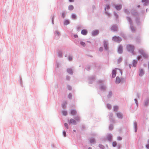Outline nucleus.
<instances>
[{"mask_svg": "<svg viewBox=\"0 0 149 149\" xmlns=\"http://www.w3.org/2000/svg\"><path fill=\"white\" fill-rule=\"evenodd\" d=\"M114 110L115 111H116L118 109V107L117 106H114L113 107Z\"/></svg>", "mask_w": 149, "mask_h": 149, "instance_id": "obj_20", "label": "nucleus"}, {"mask_svg": "<svg viewBox=\"0 0 149 149\" xmlns=\"http://www.w3.org/2000/svg\"><path fill=\"white\" fill-rule=\"evenodd\" d=\"M74 132H75V131H76L75 130H74Z\"/></svg>", "mask_w": 149, "mask_h": 149, "instance_id": "obj_51", "label": "nucleus"}, {"mask_svg": "<svg viewBox=\"0 0 149 149\" xmlns=\"http://www.w3.org/2000/svg\"><path fill=\"white\" fill-rule=\"evenodd\" d=\"M120 81V78L118 77H117L116 78V82L117 83H119Z\"/></svg>", "mask_w": 149, "mask_h": 149, "instance_id": "obj_13", "label": "nucleus"}, {"mask_svg": "<svg viewBox=\"0 0 149 149\" xmlns=\"http://www.w3.org/2000/svg\"><path fill=\"white\" fill-rule=\"evenodd\" d=\"M75 120H76L77 121H79V118L78 117H75Z\"/></svg>", "mask_w": 149, "mask_h": 149, "instance_id": "obj_26", "label": "nucleus"}, {"mask_svg": "<svg viewBox=\"0 0 149 149\" xmlns=\"http://www.w3.org/2000/svg\"><path fill=\"white\" fill-rule=\"evenodd\" d=\"M67 72H68L70 74H72V71L71 69H68L67 70Z\"/></svg>", "mask_w": 149, "mask_h": 149, "instance_id": "obj_19", "label": "nucleus"}, {"mask_svg": "<svg viewBox=\"0 0 149 149\" xmlns=\"http://www.w3.org/2000/svg\"><path fill=\"white\" fill-rule=\"evenodd\" d=\"M111 93H109V95H111Z\"/></svg>", "mask_w": 149, "mask_h": 149, "instance_id": "obj_50", "label": "nucleus"}, {"mask_svg": "<svg viewBox=\"0 0 149 149\" xmlns=\"http://www.w3.org/2000/svg\"><path fill=\"white\" fill-rule=\"evenodd\" d=\"M127 50L131 52H133L134 49V46L130 45L127 46Z\"/></svg>", "mask_w": 149, "mask_h": 149, "instance_id": "obj_3", "label": "nucleus"}, {"mask_svg": "<svg viewBox=\"0 0 149 149\" xmlns=\"http://www.w3.org/2000/svg\"><path fill=\"white\" fill-rule=\"evenodd\" d=\"M87 31L86 30H83L81 31V33L84 35H86L87 33Z\"/></svg>", "mask_w": 149, "mask_h": 149, "instance_id": "obj_8", "label": "nucleus"}, {"mask_svg": "<svg viewBox=\"0 0 149 149\" xmlns=\"http://www.w3.org/2000/svg\"><path fill=\"white\" fill-rule=\"evenodd\" d=\"M111 29L113 31H116L117 30V26L115 25L112 26L111 27Z\"/></svg>", "mask_w": 149, "mask_h": 149, "instance_id": "obj_9", "label": "nucleus"}, {"mask_svg": "<svg viewBox=\"0 0 149 149\" xmlns=\"http://www.w3.org/2000/svg\"><path fill=\"white\" fill-rule=\"evenodd\" d=\"M117 116L118 118H123V115L121 113H117Z\"/></svg>", "mask_w": 149, "mask_h": 149, "instance_id": "obj_10", "label": "nucleus"}, {"mask_svg": "<svg viewBox=\"0 0 149 149\" xmlns=\"http://www.w3.org/2000/svg\"><path fill=\"white\" fill-rule=\"evenodd\" d=\"M74 9L73 6L71 5H70L68 6V9L70 10H72Z\"/></svg>", "mask_w": 149, "mask_h": 149, "instance_id": "obj_14", "label": "nucleus"}, {"mask_svg": "<svg viewBox=\"0 0 149 149\" xmlns=\"http://www.w3.org/2000/svg\"><path fill=\"white\" fill-rule=\"evenodd\" d=\"M107 107H108V108H109V109H110L111 108V105L110 104H107Z\"/></svg>", "mask_w": 149, "mask_h": 149, "instance_id": "obj_29", "label": "nucleus"}, {"mask_svg": "<svg viewBox=\"0 0 149 149\" xmlns=\"http://www.w3.org/2000/svg\"><path fill=\"white\" fill-rule=\"evenodd\" d=\"M104 47L106 49H107V44L106 42L104 43Z\"/></svg>", "mask_w": 149, "mask_h": 149, "instance_id": "obj_25", "label": "nucleus"}, {"mask_svg": "<svg viewBox=\"0 0 149 149\" xmlns=\"http://www.w3.org/2000/svg\"><path fill=\"white\" fill-rule=\"evenodd\" d=\"M117 144V143L116 141H114L112 143V145L114 147L116 146Z\"/></svg>", "mask_w": 149, "mask_h": 149, "instance_id": "obj_18", "label": "nucleus"}, {"mask_svg": "<svg viewBox=\"0 0 149 149\" xmlns=\"http://www.w3.org/2000/svg\"><path fill=\"white\" fill-rule=\"evenodd\" d=\"M116 74H117L118 75L120 76L122 75V71L120 69L116 68L115 70H113L112 72V76L113 78L115 77Z\"/></svg>", "mask_w": 149, "mask_h": 149, "instance_id": "obj_1", "label": "nucleus"}, {"mask_svg": "<svg viewBox=\"0 0 149 149\" xmlns=\"http://www.w3.org/2000/svg\"><path fill=\"white\" fill-rule=\"evenodd\" d=\"M148 144H149V140H148Z\"/></svg>", "mask_w": 149, "mask_h": 149, "instance_id": "obj_52", "label": "nucleus"}, {"mask_svg": "<svg viewBox=\"0 0 149 149\" xmlns=\"http://www.w3.org/2000/svg\"><path fill=\"white\" fill-rule=\"evenodd\" d=\"M62 16L63 18H64L65 17V13H63L62 14Z\"/></svg>", "mask_w": 149, "mask_h": 149, "instance_id": "obj_36", "label": "nucleus"}, {"mask_svg": "<svg viewBox=\"0 0 149 149\" xmlns=\"http://www.w3.org/2000/svg\"><path fill=\"white\" fill-rule=\"evenodd\" d=\"M128 20H130V18H128Z\"/></svg>", "mask_w": 149, "mask_h": 149, "instance_id": "obj_49", "label": "nucleus"}, {"mask_svg": "<svg viewBox=\"0 0 149 149\" xmlns=\"http://www.w3.org/2000/svg\"><path fill=\"white\" fill-rule=\"evenodd\" d=\"M144 74V72L143 71V70L141 69V70L139 72V75L140 76H142Z\"/></svg>", "mask_w": 149, "mask_h": 149, "instance_id": "obj_12", "label": "nucleus"}, {"mask_svg": "<svg viewBox=\"0 0 149 149\" xmlns=\"http://www.w3.org/2000/svg\"><path fill=\"white\" fill-rule=\"evenodd\" d=\"M146 147L148 149H149V144H148L146 145Z\"/></svg>", "mask_w": 149, "mask_h": 149, "instance_id": "obj_33", "label": "nucleus"}, {"mask_svg": "<svg viewBox=\"0 0 149 149\" xmlns=\"http://www.w3.org/2000/svg\"><path fill=\"white\" fill-rule=\"evenodd\" d=\"M131 29L133 31H134V29H133V28H132V27H131Z\"/></svg>", "mask_w": 149, "mask_h": 149, "instance_id": "obj_46", "label": "nucleus"}, {"mask_svg": "<svg viewBox=\"0 0 149 149\" xmlns=\"http://www.w3.org/2000/svg\"><path fill=\"white\" fill-rule=\"evenodd\" d=\"M135 100L136 102L137 101V100L136 99H135Z\"/></svg>", "mask_w": 149, "mask_h": 149, "instance_id": "obj_48", "label": "nucleus"}, {"mask_svg": "<svg viewBox=\"0 0 149 149\" xmlns=\"http://www.w3.org/2000/svg\"><path fill=\"white\" fill-rule=\"evenodd\" d=\"M72 59V58L71 56H69V59L70 61H71Z\"/></svg>", "mask_w": 149, "mask_h": 149, "instance_id": "obj_38", "label": "nucleus"}, {"mask_svg": "<svg viewBox=\"0 0 149 149\" xmlns=\"http://www.w3.org/2000/svg\"><path fill=\"white\" fill-rule=\"evenodd\" d=\"M69 1L70 2H73L74 1V0H69Z\"/></svg>", "mask_w": 149, "mask_h": 149, "instance_id": "obj_44", "label": "nucleus"}, {"mask_svg": "<svg viewBox=\"0 0 149 149\" xmlns=\"http://www.w3.org/2000/svg\"><path fill=\"white\" fill-rule=\"evenodd\" d=\"M64 125H65V126L67 128V129H68V124L66 123H65Z\"/></svg>", "mask_w": 149, "mask_h": 149, "instance_id": "obj_30", "label": "nucleus"}, {"mask_svg": "<svg viewBox=\"0 0 149 149\" xmlns=\"http://www.w3.org/2000/svg\"><path fill=\"white\" fill-rule=\"evenodd\" d=\"M141 58V56H138L137 57L138 59L139 60Z\"/></svg>", "mask_w": 149, "mask_h": 149, "instance_id": "obj_40", "label": "nucleus"}, {"mask_svg": "<svg viewBox=\"0 0 149 149\" xmlns=\"http://www.w3.org/2000/svg\"><path fill=\"white\" fill-rule=\"evenodd\" d=\"M134 125L135 126V129H136L135 132H136V130H137V126L136 124V123H134Z\"/></svg>", "mask_w": 149, "mask_h": 149, "instance_id": "obj_28", "label": "nucleus"}, {"mask_svg": "<svg viewBox=\"0 0 149 149\" xmlns=\"http://www.w3.org/2000/svg\"><path fill=\"white\" fill-rule=\"evenodd\" d=\"M75 38H77L78 37V36L77 35H75L74 36Z\"/></svg>", "mask_w": 149, "mask_h": 149, "instance_id": "obj_45", "label": "nucleus"}, {"mask_svg": "<svg viewBox=\"0 0 149 149\" xmlns=\"http://www.w3.org/2000/svg\"><path fill=\"white\" fill-rule=\"evenodd\" d=\"M56 34L58 36L60 34V33L58 31H56Z\"/></svg>", "mask_w": 149, "mask_h": 149, "instance_id": "obj_37", "label": "nucleus"}, {"mask_svg": "<svg viewBox=\"0 0 149 149\" xmlns=\"http://www.w3.org/2000/svg\"><path fill=\"white\" fill-rule=\"evenodd\" d=\"M98 33H99L98 31H97V30H95V31H93V32L92 34H93V36H94L97 35V34H98Z\"/></svg>", "mask_w": 149, "mask_h": 149, "instance_id": "obj_11", "label": "nucleus"}, {"mask_svg": "<svg viewBox=\"0 0 149 149\" xmlns=\"http://www.w3.org/2000/svg\"><path fill=\"white\" fill-rule=\"evenodd\" d=\"M113 39L114 41L118 42L121 41V38L118 37L114 36L113 37Z\"/></svg>", "mask_w": 149, "mask_h": 149, "instance_id": "obj_4", "label": "nucleus"}, {"mask_svg": "<svg viewBox=\"0 0 149 149\" xmlns=\"http://www.w3.org/2000/svg\"><path fill=\"white\" fill-rule=\"evenodd\" d=\"M71 114L72 115H74L76 114V111L75 110H72L71 112Z\"/></svg>", "mask_w": 149, "mask_h": 149, "instance_id": "obj_15", "label": "nucleus"}, {"mask_svg": "<svg viewBox=\"0 0 149 149\" xmlns=\"http://www.w3.org/2000/svg\"><path fill=\"white\" fill-rule=\"evenodd\" d=\"M70 23L69 21L68 20H65L64 22V24L66 25H67L69 24Z\"/></svg>", "mask_w": 149, "mask_h": 149, "instance_id": "obj_17", "label": "nucleus"}, {"mask_svg": "<svg viewBox=\"0 0 149 149\" xmlns=\"http://www.w3.org/2000/svg\"><path fill=\"white\" fill-rule=\"evenodd\" d=\"M103 50V48L102 47H100L99 49V50L100 51H102Z\"/></svg>", "mask_w": 149, "mask_h": 149, "instance_id": "obj_39", "label": "nucleus"}, {"mask_svg": "<svg viewBox=\"0 0 149 149\" xmlns=\"http://www.w3.org/2000/svg\"><path fill=\"white\" fill-rule=\"evenodd\" d=\"M110 8V7H109V5H106V8L107 9H109Z\"/></svg>", "mask_w": 149, "mask_h": 149, "instance_id": "obj_34", "label": "nucleus"}, {"mask_svg": "<svg viewBox=\"0 0 149 149\" xmlns=\"http://www.w3.org/2000/svg\"><path fill=\"white\" fill-rule=\"evenodd\" d=\"M137 63V62L136 60H134L133 63V66L134 67H135Z\"/></svg>", "mask_w": 149, "mask_h": 149, "instance_id": "obj_16", "label": "nucleus"}, {"mask_svg": "<svg viewBox=\"0 0 149 149\" xmlns=\"http://www.w3.org/2000/svg\"><path fill=\"white\" fill-rule=\"evenodd\" d=\"M63 135L65 137L66 136V132L65 131H64L63 132Z\"/></svg>", "mask_w": 149, "mask_h": 149, "instance_id": "obj_32", "label": "nucleus"}, {"mask_svg": "<svg viewBox=\"0 0 149 149\" xmlns=\"http://www.w3.org/2000/svg\"><path fill=\"white\" fill-rule=\"evenodd\" d=\"M148 101H147L146 102H145V105H146L148 104Z\"/></svg>", "mask_w": 149, "mask_h": 149, "instance_id": "obj_41", "label": "nucleus"}, {"mask_svg": "<svg viewBox=\"0 0 149 149\" xmlns=\"http://www.w3.org/2000/svg\"><path fill=\"white\" fill-rule=\"evenodd\" d=\"M80 44L81 45L84 47L85 46V43L81 41L80 42Z\"/></svg>", "mask_w": 149, "mask_h": 149, "instance_id": "obj_24", "label": "nucleus"}, {"mask_svg": "<svg viewBox=\"0 0 149 149\" xmlns=\"http://www.w3.org/2000/svg\"><path fill=\"white\" fill-rule=\"evenodd\" d=\"M99 147L102 148H104V146L102 144H99Z\"/></svg>", "mask_w": 149, "mask_h": 149, "instance_id": "obj_27", "label": "nucleus"}, {"mask_svg": "<svg viewBox=\"0 0 149 149\" xmlns=\"http://www.w3.org/2000/svg\"><path fill=\"white\" fill-rule=\"evenodd\" d=\"M140 7V6H138V7Z\"/></svg>", "mask_w": 149, "mask_h": 149, "instance_id": "obj_53", "label": "nucleus"}, {"mask_svg": "<svg viewBox=\"0 0 149 149\" xmlns=\"http://www.w3.org/2000/svg\"><path fill=\"white\" fill-rule=\"evenodd\" d=\"M147 0H142V2H146Z\"/></svg>", "mask_w": 149, "mask_h": 149, "instance_id": "obj_43", "label": "nucleus"}, {"mask_svg": "<svg viewBox=\"0 0 149 149\" xmlns=\"http://www.w3.org/2000/svg\"><path fill=\"white\" fill-rule=\"evenodd\" d=\"M90 141L91 143H93L95 142V140L94 139H92L90 140Z\"/></svg>", "mask_w": 149, "mask_h": 149, "instance_id": "obj_23", "label": "nucleus"}, {"mask_svg": "<svg viewBox=\"0 0 149 149\" xmlns=\"http://www.w3.org/2000/svg\"><path fill=\"white\" fill-rule=\"evenodd\" d=\"M88 149H91V147H89Z\"/></svg>", "mask_w": 149, "mask_h": 149, "instance_id": "obj_47", "label": "nucleus"}, {"mask_svg": "<svg viewBox=\"0 0 149 149\" xmlns=\"http://www.w3.org/2000/svg\"><path fill=\"white\" fill-rule=\"evenodd\" d=\"M123 51V48L121 46H119L118 47V53H121Z\"/></svg>", "mask_w": 149, "mask_h": 149, "instance_id": "obj_6", "label": "nucleus"}, {"mask_svg": "<svg viewBox=\"0 0 149 149\" xmlns=\"http://www.w3.org/2000/svg\"><path fill=\"white\" fill-rule=\"evenodd\" d=\"M139 52L140 54L143 55V57L145 58H147L148 57V55L146 53V52L144 51L142 49H140L139 50Z\"/></svg>", "mask_w": 149, "mask_h": 149, "instance_id": "obj_2", "label": "nucleus"}, {"mask_svg": "<svg viewBox=\"0 0 149 149\" xmlns=\"http://www.w3.org/2000/svg\"><path fill=\"white\" fill-rule=\"evenodd\" d=\"M115 8L117 10H120L122 8V6L121 5H116Z\"/></svg>", "mask_w": 149, "mask_h": 149, "instance_id": "obj_7", "label": "nucleus"}, {"mask_svg": "<svg viewBox=\"0 0 149 149\" xmlns=\"http://www.w3.org/2000/svg\"><path fill=\"white\" fill-rule=\"evenodd\" d=\"M122 139V138L121 137H118L117 138V140L119 141L121 140Z\"/></svg>", "mask_w": 149, "mask_h": 149, "instance_id": "obj_31", "label": "nucleus"}, {"mask_svg": "<svg viewBox=\"0 0 149 149\" xmlns=\"http://www.w3.org/2000/svg\"><path fill=\"white\" fill-rule=\"evenodd\" d=\"M63 114L64 116H66L67 114V112L66 111H62Z\"/></svg>", "mask_w": 149, "mask_h": 149, "instance_id": "obj_21", "label": "nucleus"}, {"mask_svg": "<svg viewBox=\"0 0 149 149\" xmlns=\"http://www.w3.org/2000/svg\"><path fill=\"white\" fill-rule=\"evenodd\" d=\"M71 17L73 19H75L76 18V15L75 14H72Z\"/></svg>", "mask_w": 149, "mask_h": 149, "instance_id": "obj_22", "label": "nucleus"}, {"mask_svg": "<svg viewBox=\"0 0 149 149\" xmlns=\"http://www.w3.org/2000/svg\"><path fill=\"white\" fill-rule=\"evenodd\" d=\"M68 97L70 98H71L72 97V95L71 94H69Z\"/></svg>", "mask_w": 149, "mask_h": 149, "instance_id": "obj_42", "label": "nucleus"}, {"mask_svg": "<svg viewBox=\"0 0 149 149\" xmlns=\"http://www.w3.org/2000/svg\"><path fill=\"white\" fill-rule=\"evenodd\" d=\"M69 123L70 124H71L74 125H75L76 124V122L75 120L71 118L69 121Z\"/></svg>", "mask_w": 149, "mask_h": 149, "instance_id": "obj_5", "label": "nucleus"}, {"mask_svg": "<svg viewBox=\"0 0 149 149\" xmlns=\"http://www.w3.org/2000/svg\"><path fill=\"white\" fill-rule=\"evenodd\" d=\"M108 139H109V140L110 141H111V136H109L108 137Z\"/></svg>", "mask_w": 149, "mask_h": 149, "instance_id": "obj_35", "label": "nucleus"}]
</instances>
